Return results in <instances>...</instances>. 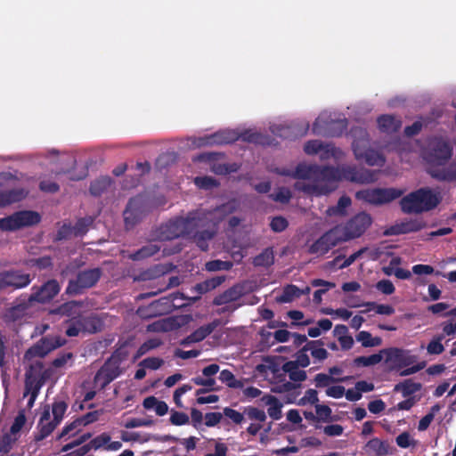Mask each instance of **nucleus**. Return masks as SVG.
Returning <instances> with one entry per match:
<instances>
[{"mask_svg":"<svg viewBox=\"0 0 456 456\" xmlns=\"http://www.w3.org/2000/svg\"><path fill=\"white\" fill-rule=\"evenodd\" d=\"M66 324L65 333L68 337H77L80 332H84L79 316L68 320Z\"/></svg>","mask_w":456,"mask_h":456,"instance_id":"8fccbe9b","label":"nucleus"},{"mask_svg":"<svg viewBox=\"0 0 456 456\" xmlns=\"http://www.w3.org/2000/svg\"><path fill=\"white\" fill-rule=\"evenodd\" d=\"M371 222L370 216L365 212L359 213L352 217L342 227L347 240L362 236L371 224Z\"/></svg>","mask_w":456,"mask_h":456,"instance_id":"4468645a","label":"nucleus"},{"mask_svg":"<svg viewBox=\"0 0 456 456\" xmlns=\"http://www.w3.org/2000/svg\"><path fill=\"white\" fill-rule=\"evenodd\" d=\"M346 129V119L330 120L326 122L321 118H317L315 119L312 127L314 134H322L332 137L341 136Z\"/></svg>","mask_w":456,"mask_h":456,"instance_id":"2eb2a0df","label":"nucleus"},{"mask_svg":"<svg viewBox=\"0 0 456 456\" xmlns=\"http://www.w3.org/2000/svg\"><path fill=\"white\" fill-rule=\"evenodd\" d=\"M363 450L370 456H387L393 454L396 449L388 440L373 437L365 444Z\"/></svg>","mask_w":456,"mask_h":456,"instance_id":"412c9836","label":"nucleus"},{"mask_svg":"<svg viewBox=\"0 0 456 456\" xmlns=\"http://www.w3.org/2000/svg\"><path fill=\"white\" fill-rule=\"evenodd\" d=\"M381 353L386 354V362L392 364V369L401 370L413 364L417 356L411 354L410 351L403 350L397 347H391L388 349L381 350Z\"/></svg>","mask_w":456,"mask_h":456,"instance_id":"dca6fc26","label":"nucleus"},{"mask_svg":"<svg viewBox=\"0 0 456 456\" xmlns=\"http://www.w3.org/2000/svg\"><path fill=\"white\" fill-rule=\"evenodd\" d=\"M218 379L230 388H242L244 386L243 381L237 379L229 370H221Z\"/></svg>","mask_w":456,"mask_h":456,"instance_id":"79ce46f5","label":"nucleus"},{"mask_svg":"<svg viewBox=\"0 0 456 456\" xmlns=\"http://www.w3.org/2000/svg\"><path fill=\"white\" fill-rule=\"evenodd\" d=\"M312 183L296 182L294 188L297 191H303L307 195L322 196L331 192L335 187L330 186V183L338 182L339 180H311Z\"/></svg>","mask_w":456,"mask_h":456,"instance_id":"f3484780","label":"nucleus"},{"mask_svg":"<svg viewBox=\"0 0 456 456\" xmlns=\"http://www.w3.org/2000/svg\"><path fill=\"white\" fill-rule=\"evenodd\" d=\"M220 366L216 363H212L202 370V375L204 377L197 376L191 379L197 386H201L203 388H200L196 391V395H200L212 391H218L219 387L216 385V379L214 378L219 372Z\"/></svg>","mask_w":456,"mask_h":456,"instance_id":"ddd939ff","label":"nucleus"},{"mask_svg":"<svg viewBox=\"0 0 456 456\" xmlns=\"http://www.w3.org/2000/svg\"><path fill=\"white\" fill-rule=\"evenodd\" d=\"M322 235L331 248L342 241H347L345 232L340 226H335L324 232Z\"/></svg>","mask_w":456,"mask_h":456,"instance_id":"473e14b6","label":"nucleus"},{"mask_svg":"<svg viewBox=\"0 0 456 456\" xmlns=\"http://www.w3.org/2000/svg\"><path fill=\"white\" fill-rule=\"evenodd\" d=\"M350 134L353 138V151L357 160L364 161L369 166H384L386 159L382 153L370 148V135L365 128L353 126Z\"/></svg>","mask_w":456,"mask_h":456,"instance_id":"20e7f679","label":"nucleus"},{"mask_svg":"<svg viewBox=\"0 0 456 456\" xmlns=\"http://www.w3.org/2000/svg\"><path fill=\"white\" fill-rule=\"evenodd\" d=\"M291 197V191H289V189L285 187L280 188L277 192L270 195V198L272 200H273L276 202L283 204L289 203Z\"/></svg>","mask_w":456,"mask_h":456,"instance_id":"774afa93","label":"nucleus"},{"mask_svg":"<svg viewBox=\"0 0 456 456\" xmlns=\"http://www.w3.org/2000/svg\"><path fill=\"white\" fill-rule=\"evenodd\" d=\"M428 173L431 177L440 182L456 181V162L451 163L448 167H429Z\"/></svg>","mask_w":456,"mask_h":456,"instance_id":"393cba45","label":"nucleus"},{"mask_svg":"<svg viewBox=\"0 0 456 456\" xmlns=\"http://www.w3.org/2000/svg\"><path fill=\"white\" fill-rule=\"evenodd\" d=\"M6 337L0 332V370L2 377L6 375L7 372V361H6Z\"/></svg>","mask_w":456,"mask_h":456,"instance_id":"6e6d98bb","label":"nucleus"},{"mask_svg":"<svg viewBox=\"0 0 456 456\" xmlns=\"http://www.w3.org/2000/svg\"><path fill=\"white\" fill-rule=\"evenodd\" d=\"M224 216L220 221L215 224L214 226L210 225L209 227H198L194 234V241L196 245L203 251H207L208 249V241L212 240L216 234V230L217 224L224 218Z\"/></svg>","mask_w":456,"mask_h":456,"instance_id":"b1692460","label":"nucleus"},{"mask_svg":"<svg viewBox=\"0 0 456 456\" xmlns=\"http://www.w3.org/2000/svg\"><path fill=\"white\" fill-rule=\"evenodd\" d=\"M160 250V247L157 244L149 243L142 246L138 250L133 252L128 256V258L133 261H142L151 256H153Z\"/></svg>","mask_w":456,"mask_h":456,"instance_id":"7c9ffc66","label":"nucleus"},{"mask_svg":"<svg viewBox=\"0 0 456 456\" xmlns=\"http://www.w3.org/2000/svg\"><path fill=\"white\" fill-rule=\"evenodd\" d=\"M18 437L10 431L4 434L0 439V452H8L12 449V444L18 440Z\"/></svg>","mask_w":456,"mask_h":456,"instance_id":"e2e57ef3","label":"nucleus"},{"mask_svg":"<svg viewBox=\"0 0 456 456\" xmlns=\"http://www.w3.org/2000/svg\"><path fill=\"white\" fill-rule=\"evenodd\" d=\"M233 210L234 207L231 203H226L209 210L191 211L185 217H175L161 224L157 230L156 237L159 240L165 241L191 235L198 227L214 226Z\"/></svg>","mask_w":456,"mask_h":456,"instance_id":"f257e3e1","label":"nucleus"},{"mask_svg":"<svg viewBox=\"0 0 456 456\" xmlns=\"http://www.w3.org/2000/svg\"><path fill=\"white\" fill-rule=\"evenodd\" d=\"M60 423L50 420L49 408L45 409L37 424V433L35 435V441L39 442L50 436Z\"/></svg>","mask_w":456,"mask_h":456,"instance_id":"5701e85b","label":"nucleus"},{"mask_svg":"<svg viewBox=\"0 0 456 456\" xmlns=\"http://www.w3.org/2000/svg\"><path fill=\"white\" fill-rule=\"evenodd\" d=\"M28 192L22 188H15L0 191V208L21 201Z\"/></svg>","mask_w":456,"mask_h":456,"instance_id":"c85d7f7f","label":"nucleus"},{"mask_svg":"<svg viewBox=\"0 0 456 456\" xmlns=\"http://www.w3.org/2000/svg\"><path fill=\"white\" fill-rule=\"evenodd\" d=\"M401 191L396 189H366L355 193L359 200L366 201L373 205H381L391 202L401 196Z\"/></svg>","mask_w":456,"mask_h":456,"instance_id":"f8f14e48","label":"nucleus"},{"mask_svg":"<svg viewBox=\"0 0 456 456\" xmlns=\"http://www.w3.org/2000/svg\"><path fill=\"white\" fill-rule=\"evenodd\" d=\"M346 379H335L332 376L325 373H318L314 377V384L318 388L329 387L330 384L334 382L344 381Z\"/></svg>","mask_w":456,"mask_h":456,"instance_id":"5fc2aeb1","label":"nucleus"},{"mask_svg":"<svg viewBox=\"0 0 456 456\" xmlns=\"http://www.w3.org/2000/svg\"><path fill=\"white\" fill-rule=\"evenodd\" d=\"M274 262L273 252L271 248H265L253 258V265L257 267H268Z\"/></svg>","mask_w":456,"mask_h":456,"instance_id":"58836bf2","label":"nucleus"},{"mask_svg":"<svg viewBox=\"0 0 456 456\" xmlns=\"http://www.w3.org/2000/svg\"><path fill=\"white\" fill-rule=\"evenodd\" d=\"M425 227V223L422 220L409 219L397 223L387 228L385 235H400L410 232H419Z\"/></svg>","mask_w":456,"mask_h":456,"instance_id":"4be33fe9","label":"nucleus"},{"mask_svg":"<svg viewBox=\"0 0 456 456\" xmlns=\"http://www.w3.org/2000/svg\"><path fill=\"white\" fill-rule=\"evenodd\" d=\"M352 200L348 196H341L336 206L329 207L326 210V214L329 216H345L346 214V208L351 205Z\"/></svg>","mask_w":456,"mask_h":456,"instance_id":"f704fd0d","label":"nucleus"},{"mask_svg":"<svg viewBox=\"0 0 456 456\" xmlns=\"http://www.w3.org/2000/svg\"><path fill=\"white\" fill-rule=\"evenodd\" d=\"M238 138H240L243 142H247L262 145L270 144V140L267 136L250 129L243 131L240 136H236L233 132L230 131L217 132L204 138V142H202V144H228L233 142Z\"/></svg>","mask_w":456,"mask_h":456,"instance_id":"423d86ee","label":"nucleus"},{"mask_svg":"<svg viewBox=\"0 0 456 456\" xmlns=\"http://www.w3.org/2000/svg\"><path fill=\"white\" fill-rule=\"evenodd\" d=\"M242 296V287L236 284L216 296L213 300V304L215 305H227L239 300Z\"/></svg>","mask_w":456,"mask_h":456,"instance_id":"cd10ccee","label":"nucleus"},{"mask_svg":"<svg viewBox=\"0 0 456 456\" xmlns=\"http://www.w3.org/2000/svg\"><path fill=\"white\" fill-rule=\"evenodd\" d=\"M441 200L439 193L424 187L403 197L400 200V207L404 214H421L436 208Z\"/></svg>","mask_w":456,"mask_h":456,"instance_id":"7ed1b4c3","label":"nucleus"},{"mask_svg":"<svg viewBox=\"0 0 456 456\" xmlns=\"http://www.w3.org/2000/svg\"><path fill=\"white\" fill-rule=\"evenodd\" d=\"M303 295V292L296 285L289 284L284 287L281 295L278 297V301L281 303L291 302L294 298L299 297Z\"/></svg>","mask_w":456,"mask_h":456,"instance_id":"37998d69","label":"nucleus"},{"mask_svg":"<svg viewBox=\"0 0 456 456\" xmlns=\"http://www.w3.org/2000/svg\"><path fill=\"white\" fill-rule=\"evenodd\" d=\"M25 423H26V413H25V410L23 409V410L19 411L17 416L14 419L13 423L12 424V426L10 428V432H12V434H14L17 436H19V433L21 430V428H23V426L25 425Z\"/></svg>","mask_w":456,"mask_h":456,"instance_id":"052dcab7","label":"nucleus"},{"mask_svg":"<svg viewBox=\"0 0 456 456\" xmlns=\"http://www.w3.org/2000/svg\"><path fill=\"white\" fill-rule=\"evenodd\" d=\"M288 220L281 216L273 217L270 222V228L274 232H281L285 231L288 228Z\"/></svg>","mask_w":456,"mask_h":456,"instance_id":"338daca9","label":"nucleus"},{"mask_svg":"<svg viewBox=\"0 0 456 456\" xmlns=\"http://www.w3.org/2000/svg\"><path fill=\"white\" fill-rule=\"evenodd\" d=\"M45 382V379H36L29 375H25L23 397L28 395H39Z\"/></svg>","mask_w":456,"mask_h":456,"instance_id":"72a5a7b5","label":"nucleus"},{"mask_svg":"<svg viewBox=\"0 0 456 456\" xmlns=\"http://www.w3.org/2000/svg\"><path fill=\"white\" fill-rule=\"evenodd\" d=\"M67 408L68 404L64 401H55L52 406L53 420H55L58 423H61L67 411Z\"/></svg>","mask_w":456,"mask_h":456,"instance_id":"13d9d810","label":"nucleus"},{"mask_svg":"<svg viewBox=\"0 0 456 456\" xmlns=\"http://www.w3.org/2000/svg\"><path fill=\"white\" fill-rule=\"evenodd\" d=\"M80 321L82 323L84 332L96 333L101 330L102 322L94 315L91 316H81Z\"/></svg>","mask_w":456,"mask_h":456,"instance_id":"4c0bfd02","label":"nucleus"},{"mask_svg":"<svg viewBox=\"0 0 456 456\" xmlns=\"http://www.w3.org/2000/svg\"><path fill=\"white\" fill-rule=\"evenodd\" d=\"M421 389V384L412 381V379H404L396 384L394 387L395 392H401L403 397H408Z\"/></svg>","mask_w":456,"mask_h":456,"instance_id":"2f4dec72","label":"nucleus"},{"mask_svg":"<svg viewBox=\"0 0 456 456\" xmlns=\"http://www.w3.org/2000/svg\"><path fill=\"white\" fill-rule=\"evenodd\" d=\"M112 180L109 176H102L91 183L89 191L95 197L101 196L111 185Z\"/></svg>","mask_w":456,"mask_h":456,"instance_id":"c9c22d12","label":"nucleus"},{"mask_svg":"<svg viewBox=\"0 0 456 456\" xmlns=\"http://www.w3.org/2000/svg\"><path fill=\"white\" fill-rule=\"evenodd\" d=\"M444 335H437L428 344L427 351L429 354H441L444 351V346L442 344Z\"/></svg>","mask_w":456,"mask_h":456,"instance_id":"603ef678","label":"nucleus"},{"mask_svg":"<svg viewBox=\"0 0 456 456\" xmlns=\"http://www.w3.org/2000/svg\"><path fill=\"white\" fill-rule=\"evenodd\" d=\"M233 266L232 262L231 261H223V260H211L206 263V270L208 272H216L222 270H231Z\"/></svg>","mask_w":456,"mask_h":456,"instance_id":"3c124183","label":"nucleus"},{"mask_svg":"<svg viewBox=\"0 0 456 456\" xmlns=\"http://www.w3.org/2000/svg\"><path fill=\"white\" fill-rule=\"evenodd\" d=\"M162 345V341L159 338H150L143 342L139 348L137 349L135 354L134 355V360H137L141 358L142 355L146 354L149 351L156 349Z\"/></svg>","mask_w":456,"mask_h":456,"instance_id":"a19ab883","label":"nucleus"},{"mask_svg":"<svg viewBox=\"0 0 456 456\" xmlns=\"http://www.w3.org/2000/svg\"><path fill=\"white\" fill-rule=\"evenodd\" d=\"M220 321L218 319H215L213 322L202 325L192 332V337L194 340L197 342H200L205 339L208 336H209L219 325Z\"/></svg>","mask_w":456,"mask_h":456,"instance_id":"e433bc0d","label":"nucleus"},{"mask_svg":"<svg viewBox=\"0 0 456 456\" xmlns=\"http://www.w3.org/2000/svg\"><path fill=\"white\" fill-rule=\"evenodd\" d=\"M452 148L446 141L435 138L430 141L425 152V159L430 167H442L451 159Z\"/></svg>","mask_w":456,"mask_h":456,"instance_id":"9d476101","label":"nucleus"},{"mask_svg":"<svg viewBox=\"0 0 456 456\" xmlns=\"http://www.w3.org/2000/svg\"><path fill=\"white\" fill-rule=\"evenodd\" d=\"M331 249V247L329 245L327 240L324 239L323 235H322L318 240H316L308 249L310 254H317V255H324L328 253Z\"/></svg>","mask_w":456,"mask_h":456,"instance_id":"de8ad7c7","label":"nucleus"},{"mask_svg":"<svg viewBox=\"0 0 456 456\" xmlns=\"http://www.w3.org/2000/svg\"><path fill=\"white\" fill-rule=\"evenodd\" d=\"M40 221L41 216L36 211H17L9 216L0 219V229L2 231H16L23 227L37 224Z\"/></svg>","mask_w":456,"mask_h":456,"instance_id":"6e6552de","label":"nucleus"},{"mask_svg":"<svg viewBox=\"0 0 456 456\" xmlns=\"http://www.w3.org/2000/svg\"><path fill=\"white\" fill-rule=\"evenodd\" d=\"M140 205L141 198L135 197L129 200L123 213L126 226H133L139 221L142 213Z\"/></svg>","mask_w":456,"mask_h":456,"instance_id":"a878e982","label":"nucleus"},{"mask_svg":"<svg viewBox=\"0 0 456 456\" xmlns=\"http://www.w3.org/2000/svg\"><path fill=\"white\" fill-rule=\"evenodd\" d=\"M60 285L56 280H49L30 294L28 301L38 303L49 302L60 292Z\"/></svg>","mask_w":456,"mask_h":456,"instance_id":"a211bd4d","label":"nucleus"},{"mask_svg":"<svg viewBox=\"0 0 456 456\" xmlns=\"http://www.w3.org/2000/svg\"><path fill=\"white\" fill-rule=\"evenodd\" d=\"M261 401L264 404L268 406L267 413L270 418L273 420H278L282 417V403L277 397L272 395H265L262 396Z\"/></svg>","mask_w":456,"mask_h":456,"instance_id":"c756f323","label":"nucleus"},{"mask_svg":"<svg viewBox=\"0 0 456 456\" xmlns=\"http://www.w3.org/2000/svg\"><path fill=\"white\" fill-rule=\"evenodd\" d=\"M102 275V270L100 267L85 269L77 273L75 279L69 280L66 288V293L69 295H80L85 289L94 287Z\"/></svg>","mask_w":456,"mask_h":456,"instance_id":"0eeeda50","label":"nucleus"},{"mask_svg":"<svg viewBox=\"0 0 456 456\" xmlns=\"http://www.w3.org/2000/svg\"><path fill=\"white\" fill-rule=\"evenodd\" d=\"M27 309L26 304H19L17 305L10 307L6 312V317L12 322H15L20 319Z\"/></svg>","mask_w":456,"mask_h":456,"instance_id":"bf43d9fd","label":"nucleus"},{"mask_svg":"<svg viewBox=\"0 0 456 456\" xmlns=\"http://www.w3.org/2000/svg\"><path fill=\"white\" fill-rule=\"evenodd\" d=\"M173 306L172 300L168 297H161L151 303L146 308H139L138 314L143 318L159 316L170 312Z\"/></svg>","mask_w":456,"mask_h":456,"instance_id":"aec40b11","label":"nucleus"},{"mask_svg":"<svg viewBox=\"0 0 456 456\" xmlns=\"http://www.w3.org/2000/svg\"><path fill=\"white\" fill-rule=\"evenodd\" d=\"M322 148L319 151V158L321 160H328L331 158L337 159L340 154V151L332 143H322Z\"/></svg>","mask_w":456,"mask_h":456,"instance_id":"09e8293b","label":"nucleus"},{"mask_svg":"<svg viewBox=\"0 0 456 456\" xmlns=\"http://www.w3.org/2000/svg\"><path fill=\"white\" fill-rule=\"evenodd\" d=\"M395 443L400 448H409L411 446H416L417 441L414 440L409 432L404 431L401 433L399 436L395 438Z\"/></svg>","mask_w":456,"mask_h":456,"instance_id":"680f3d73","label":"nucleus"},{"mask_svg":"<svg viewBox=\"0 0 456 456\" xmlns=\"http://www.w3.org/2000/svg\"><path fill=\"white\" fill-rule=\"evenodd\" d=\"M65 343L66 339L60 336L42 337L25 352L24 360L31 361L36 357L44 358L52 351L65 345Z\"/></svg>","mask_w":456,"mask_h":456,"instance_id":"9b49d317","label":"nucleus"},{"mask_svg":"<svg viewBox=\"0 0 456 456\" xmlns=\"http://www.w3.org/2000/svg\"><path fill=\"white\" fill-rule=\"evenodd\" d=\"M383 353L373 354L369 356H358L354 360V365L368 367L379 363L382 361Z\"/></svg>","mask_w":456,"mask_h":456,"instance_id":"49530a36","label":"nucleus"},{"mask_svg":"<svg viewBox=\"0 0 456 456\" xmlns=\"http://www.w3.org/2000/svg\"><path fill=\"white\" fill-rule=\"evenodd\" d=\"M93 223L94 219L91 216L79 218L76 224L71 226L74 236L81 237L85 235Z\"/></svg>","mask_w":456,"mask_h":456,"instance_id":"c03bdc74","label":"nucleus"},{"mask_svg":"<svg viewBox=\"0 0 456 456\" xmlns=\"http://www.w3.org/2000/svg\"><path fill=\"white\" fill-rule=\"evenodd\" d=\"M223 414L225 418L231 420L235 425H241L245 419L251 421L250 425L247 428V433L255 436L263 428L262 423L267 419L266 413L254 406H247L243 408V411L240 412L231 407H224Z\"/></svg>","mask_w":456,"mask_h":456,"instance_id":"39448f33","label":"nucleus"},{"mask_svg":"<svg viewBox=\"0 0 456 456\" xmlns=\"http://www.w3.org/2000/svg\"><path fill=\"white\" fill-rule=\"evenodd\" d=\"M194 183L200 189H212L218 186L217 181L211 176H197Z\"/></svg>","mask_w":456,"mask_h":456,"instance_id":"0e129e2a","label":"nucleus"},{"mask_svg":"<svg viewBox=\"0 0 456 456\" xmlns=\"http://www.w3.org/2000/svg\"><path fill=\"white\" fill-rule=\"evenodd\" d=\"M364 305L368 306V310H375L376 314L382 315H392L395 308L390 305L377 304L375 302H367Z\"/></svg>","mask_w":456,"mask_h":456,"instance_id":"4d7b16f0","label":"nucleus"},{"mask_svg":"<svg viewBox=\"0 0 456 456\" xmlns=\"http://www.w3.org/2000/svg\"><path fill=\"white\" fill-rule=\"evenodd\" d=\"M126 343H124L120 347L116 349L110 358H108V361H110L111 362L117 364L118 367H120V363L125 361L128 356V352L126 350Z\"/></svg>","mask_w":456,"mask_h":456,"instance_id":"69168bd1","label":"nucleus"},{"mask_svg":"<svg viewBox=\"0 0 456 456\" xmlns=\"http://www.w3.org/2000/svg\"><path fill=\"white\" fill-rule=\"evenodd\" d=\"M33 277L21 269L12 268L0 272V293L10 290L14 291L27 288Z\"/></svg>","mask_w":456,"mask_h":456,"instance_id":"1a4fd4ad","label":"nucleus"},{"mask_svg":"<svg viewBox=\"0 0 456 456\" xmlns=\"http://www.w3.org/2000/svg\"><path fill=\"white\" fill-rule=\"evenodd\" d=\"M121 374L120 367L117 364L106 360L104 364L99 369L94 376V382L101 388H105L110 382Z\"/></svg>","mask_w":456,"mask_h":456,"instance_id":"6ab92c4d","label":"nucleus"},{"mask_svg":"<svg viewBox=\"0 0 456 456\" xmlns=\"http://www.w3.org/2000/svg\"><path fill=\"white\" fill-rule=\"evenodd\" d=\"M45 365L41 361H35L29 364L28 369L26 370L25 375H29L36 379H46L43 373Z\"/></svg>","mask_w":456,"mask_h":456,"instance_id":"864d4df0","label":"nucleus"},{"mask_svg":"<svg viewBox=\"0 0 456 456\" xmlns=\"http://www.w3.org/2000/svg\"><path fill=\"white\" fill-rule=\"evenodd\" d=\"M377 123L380 132L388 134L398 132L402 126L401 118L389 114L379 116L377 119Z\"/></svg>","mask_w":456,"mask_h":456,"instance_id":"bb28decb","label":"nucleus"},{"mask_svg":"<svg viewBox=\"0 0 456 456\" xmlns=\"http://www.w3.org/2000/svg\"><path fill=\"white\" fill-rule=\"evenodd\" d=\"M225 281V276H216L211 279L206 280L202 283L197 284V289L200 293H206L209 290L215 289L218 286H220Z\"/></svg>","mask_w":456,"mask_h":456,"instance_id":"a18cd8bd","label":"nucleus"},{"mask_svg":"<svg viewBox=\"0 0 456 456\" xmlns=\"http://www.w3.org/2000/svg\"><path fill=\"white\" fill-rule=\"evenodd\" d=\"M277 174L302 180H347L359 183H369L375 181L373 171L356 168L354 167H336L319 166L316 164L299 163L294 171L288 168L277 169Z\"/></svg>","mask_w":456,"mask_h":456,"instance_id":"f03ea898","label":"nucleus"},{"mask_svg":"<svg viewBox=\"0 0 456 456\" xmlns=\"http://www.w3.org/2000/svg\"><path fill=\"white\" fill-rule=\"evenodd\" d=\"M356 340L361 342L362 346L364 347H374L379 346L382 343V339L379 337H372L369 331H360L356 335Z\"/></svg>","mask_w":456,"mask_h":456,"instance_id":"ea45409f","label":"nucleus"}]
</instances>
